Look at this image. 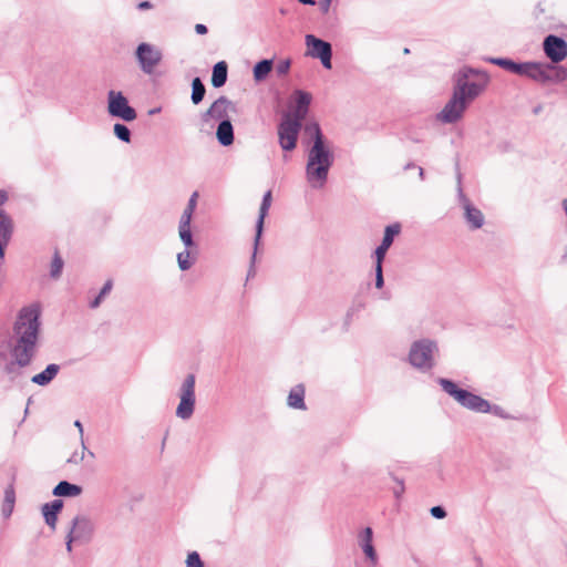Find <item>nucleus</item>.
<instances>
[{
	"label": "nucleus",
	"mask_w": 567,
	"mask_h": 567,
	"mask_svg": "<svg viewBox=\"0 0 567 567\" xmlns=\"http://www.w3.org/2000/svg\"><path fill=\"white\" fill-rule=\"evenodd\" d=\"M14 344L11 355L14 362L7 367L12 372L14 364L24 368L29 365L37 351L40 333V310L37 306L24 307L20 310L14 327Z\"/></svg>",
	"instance_id": "1"
},
{
	"label": "nucleus",
	"mask_w": 567,
	"mask_h": 567,
	"mask_svg": "<svg viewBox=\"0 0 567 567\" xmlns=\"http://www.w3.org/2000/svg\"><path fill=\"white\" fill-rule=\"evenodd\" d=\"M306 130L312 135V144L307 152L306 179L310 187L320 189L328 181L334 155L319 124L308 125Z\"/></svg>",
	"instance_id": "2"
},
{
	"label": "nucleus",
	"mask_w": 567,
	"mask_h": 567,
	"mask_svg": "<svg viewBox=\"0 0 567 567\" xmlns=\"http://www.w3.org/2000/svg\"><path fill=\"white\" fill-rule=\"evenodd\" d=\"M486 72L464 66L455 74L454 91L468 103L481 95L488 85Z\"/></svg>",
	"instance_id": "3"
},
{
	"label": "nucleus",
	"mask_w": 567,
	"mask_h": 567,
	"mask_svg": "<svg viewBox=\"0 0 567 567\" xmlns=\"http://www.w3.org/2000/svg\"><path fill=\"white\" fill-rule=\"evenodd\" d=\"M442 389L452 396L462 406L481 413H487L491 410V404L485 399L467 391L460 389L453 381L447 379H439Z\"/></svg>",
	"instance_id": "4"
},
{
	"label": "nucleus",
	"mask_w": 567,
	"mask_h": 567,
	"mask_svg": "<svg viewBox=\"0 0 567 567\" xmlns=\"http://www.w3.org/2000/svg\"><path fill=\"white\" fill-rule=\"evenodd\" d=\"M94 534V523L85 515H76L72 519L71 528L65 537L66 550L72 551V544H86Z\"/></svg>",
	"instance_id": "5"
},
{
	"label": "nucleus",
	"mask_w": 567,
	"mask_h": 567,
	"mask_svg": "<svg viewBox=\"0 0 567 567\" xmlns=\"http://www.w3.org/2000/svg\"><path fill=\"white\" fill-rule=\"evenodd\" d=\"M195 383V375L188 374L181 384L179 403L175 411L176 416L181 420H189L194 414L196 404Z\"/></svg>",
	"instance_id": "6"
},
{
	"label": "nucleus",
	"mask_w": 567,
	"mask_h": 567,
	"mask_svg": "<svg viewBox=\"0 0 567 567\" xmlns=\"http://www.w3.org/2000/svg\"><path fill=\"white\" fill-rule=\"evenodd\" d=\"M437 352V344L429 339L415 341L410 349V362L413 367L422 370H430L434 365V353Z\"/></svg>",
	"instance_id": "7"
},
{
	"label": "nucleus",
	"mask_w": 567,
	"mask_h": 567,
	"mask_svg": "<svg viewBox=\"0 0 567 567\" xmlns=\"http://www.w3.org/2000/svg\"><path fill=\"white\" fill-rule=\"evenodd\" d=\"M107 112L111 116L118 117L125 122H132L137 116L136 111L128 104L124 94L114 90L107 93Z\"/></svg>",
	"instance_id": "8"
},
{
	"label": "nucleus",
	"mask_w": 567,
	"mask_h": 567,
	"mask_svg": "<svg viewBox=\"0 0 567 567\" xmlns=\"http://www.w3.org/2000/svg\"><path fill=\"white\" fill-rule=\"evenodd\" d=\"M140 68L146 74L153 73L162 60V51L156 45L143 42L135 52Z\"/></svg>",
	"instance_id": "9"
},
{
	"label": "nucleus",
	"mask_w": 567,
	"mask_h": 567,
	"mask_svg": "<svg viewBox=\"0 0 567 567\" xmlns=\"http://www.w3.org/2000/svg\"><path fill=\"white\" fill-rule=\"evenodd\" d=\"M301 125L289 116H282L278 126V140L284 151L289 152L296 147Z\"/></svg>",
	"instance_id": "10"
},
{
	"label": "nucleus",
	"mask_w": 567,
	"mask_h": 567,
	"mask_svg": "<svg viewBox=\"0 0 567 567\" xmlns=\"http://www.w3.org/2000/svg\"><path fill=\"white\" fill-rule=\"evenodd\" d=\"M468 105L470 103L453 90L451 99L439 113L437 118L446 124L456 123L463 117Z\"/></svg>",
	"instance_id": "11"
},
{
	"label": "nucleus",
	"mask_w": 567,
	"mask_h": 567,
	"mask_svg": "<svg viewBox=\"0 0 567 567\" xmlns=\"http://www.w3.org/2000/svg\"><path fill=\"white\" fill-rule=\"evenodd\" d=\"M198 193L194 192L184 209L178 225V235L185 247L194 246L193 235L190 231V221L197 205Z\"/></svg>",
	"instance_id": "12"
},
{
	"label": "nucleus",
	"mask_w": 567,
	"mask_h": 567,
	"mask_svg": "<svg viewBox=\"0 0 567 567\" xmlns=\"http://www.w3.org/2000/svg\"><path fill=\"white\" fill-rule=\"evenodd\" d=\"M307 39V54L311 58L319 59L326 69H331V44L320 38Z\"/></svg>",
	"instance_id": "13"
},
{
	"label": "nucleus",
	"mask_w": 567,
	"mask_h": 567,
	"mask_svg": "<svg viewBox=\"0 0 567 567\" xmlns=\"http://www.w3.org/2000/svg\"><path fill=\"white\" fill-rule=\"evenodd\" d=\"M543 49L553 65L567 58V43L564 38H545Z\"/></svg>",
	"instance_id": "14"
},
{
	"label": "nucleus",
	"mask_w": 567,
	"mask_h": 567,
	"mask_svg": "<svg viewBox=\"0 0 567 567\" xmlns=\"http://www.w3.org/2000/svg\"><path fill=\"white\" fill-rule=\"evenodd\" d=\"M293 99L295 106L291 111L285 113L284 116H289L290 118H293L295 122L302 124V121L308 114L312 96L306 91L297 90L293 94Z\"/></svg>",
	"instance_id": "15"
},
{
	"label": "nucleus",
	"mask_w": 567,
	"mask_h": 567,
	"mask_svg": "<svg viewBox=\"0 0 567 567\" xmlns=\"http://www.w3.org/2000/svg\"><path fill=\"white\" fill-rule=\"evenodd\" d=\"M271 200H272V197H271V192L268 190L265 193L264 197H262V202H261V205H260V208H259V216H258V219H257V223H256V236H255V241H254V252H252V256H251V267H250V270H249V275L254 271V262L256 260V254H257V249H258V245L260 243V238H261V235H262V231H264V223H265V218L268 214V210L271 206Z\"/></svg>",
	"instance_id": "16"
},
{
	"label": "nucleus",
	"mask_w": 567,
	"mask_h": 567,
	"mask_svg": "<svg viewBox=\"0 0 567 567\" xmlns=\"http://www.w3.org/2000/svg\"><path fill=\"white\" fill-rule=\"evenodd\" d=\"M358 545L363 551L371 567H377L379 556L373 544V530L371 527L363 528L357 536Z\"/></svg>",
	"instance_id": "17"
},
{
	"label": "nucleus",
	"mask_w": 567,
	"mask_h": 567,
	"mask_svg": "<svg viewBox=\"0 0 567 567\" xmlns=\"http://www.w3.org/2000/svg\"><path fill=\"white\" fill-rule=\"evenodd\" d=\"M458 197H460V202L463 206V209L465 212L466 221L470 224L471 228H473V229L481 228L484 224V216H483L482 212L471 204V202L463 194V190L461 187H458Z\"/></svg>",
	"instance_id": "18"
},
{
	"label": "nucleus",
	"mask_w": 567,
	"mask_h": 567,
	"mask_svg": "<svg viewBox=\"0 0 567 567\" xmlns=\"http://www.w3.org/2000/svg\"><path fill=\"white\" fill-rule=\"evenodd\" d=\"M553 69L554 65L550 63L527 62L526 78L543 84L549 83Z\"/></svg>",
	"instance_id": "19"
},
{
	"label": "nucleus",
	"mask_w": 567,
	"mask_h": 567,
	"mask_svg": "<svg viewBox=\"0 0 567 567\" xmlns=\"http://www.w3.org/2000/svg\"><path fill=\"white\" fill-rule=\"evenodd\" d=\"M229 111H235V105L225 96L218 97L206 111L205 116L215 120H229Z\"/></svg>",
	"instance_id": "20"
},
{
	"label": "nucleus",
	"mask_w": 567,
	"mask_h": 567,
	"mask_svg": "<svg viewBox=\"0 0 567 567\" xmlns=\"http://www.w3.org/2000/svg\"><path fill=\"white\" fill-rule=\"evenodd\" d=\"M12 233V219L4 210L0 209V260L4 257V247L10 241Z\"/></svg>",
	"instance_id": "21"
},
{
	"label": "nucleus",
	"mask_w": 567,
	"mask_h": 567,
	"mask_svg": "<svg viewBox=\"0 0 567 567\" xmlns=\"http://www.w3.org/2000/svg\"><path fill=\"white\" fill-rule=\"evenodd\" d=\"M399 233H400V226L398 224L390 225L385 228L382 243L379 247H377V249L374 251L375 261H378V262L383 261L388 249L390 248V246L393 243L394 236L398 235Z\"/></svg>",
	"instance_id": "22"
},
{
	"label": "nucleus",
	"mask_w": 567,
	"mask_h": 567,
	"mask_svg": "<svg viewBox=\"0 0 567 567\" xmlns=\"http://www.w3.org/2000/svg\"><path fill=\"white\" fill-rule=\"evenodd\" d=\"M63 507V502L61 499H54L53 502L45 503L42 506V514L45 523L51 527V529L56 528L58 514Z\"/></svg>",
	"instance_id": "23"
},
{
	"label": "nucleus",
	"mask_w": 567,
	"mask_h": 567,
	"mask_svg": "<svg viewBox=\"0 0 567 567\" xmlns=\"http://www.w3.org/2000/svg\"><path fill=\"white\" fill-rule=\"evenodd\" d=\"M487 61L495 65H498L514 74H517L520 76H526L527 62L517 63L509 59H502V58H489Z\"/></svg>",
	"instance_id": "24"
},
{
	"label": "nucleus",
	"mask_w": 567,
	"mask_h": 567,
	"mask_svg": "<svg viewBox=\"0 0 567 567\" xmlns=\"http://www.w3.org/2000/svg\"><path fill=\"white\" fill-rule=\"evenodd\" d=\"M60 365L55 363L49 364L42 372L32 377L31 381L38 385H48L59 373Z\"/></svg>",
	"instance_id": "25"
},
{
	"label": "nucleus",
	"mask_w": 567,
	"mask_h": 567,
	"mask_svg": "<svg viewBox=\"0 0 567 567\" xmlns=\"http://www.w3.org/2000/svg\"><path fill=\"white\" fill-rule=\"evenodd\" d=\"M218 142L223 146H228L234 142V130L229 120H224L219 123L216 132Z\"/></svg>",
	"instance_id": "26"
},
{
	"label": "nucleus",
	"mask_w": 567,
	"mask_h": 567,
	"mask_svg": "<svg viewBox=\"0 0 567 567\" xmlns=\"http://www.w3.org/2000/svg\"><path fill=\"white\" fill-rule=\"evenodd\" d=\"M288 405L292 409L305 410V388L301 384L292 388L288 395Z\"/></svg>",
	"instance_id": "27"
},
{
	"label": "nucleus",
	"mask_w": 567,
	"mask_h": 567,
	"mask_svg": "<svg viewBox=\"0 0 567 567\" xmlns=\"http://www.w3.org/2000/svg\"><path fill=\"white\" fill-rule=\"evenodd\" d=\"M227 81V63L220 61L213 68L212 85L214 87L223 86Z\"/></svg>",
	"instance_id": "28"
},
{
	"label": "nucleus",
	"mask_w": 567,
	"mask_h": 567,
	"mask_svg": "<svg viewBox=\"0 0 567 567\" xmlns=\"http://www.w3.org/2000/svg\"><path fill=\"white\" fill-rule=\"evenodd\" d=\"M82 492L81 486L71 484L66 481L60 482L53 489V494L56 496H79Z\"/></svg>",
	"instance_id": "29"
},
{
	"label": "nucleus",
	"mask_w": 567,
	"mask_h": 567,
	"mask_svg": "<svg viewBox=\"0 0 567 567\" xmlns=\"http://www.w3.org/2000/svg\"><path fill=\"white\" fill-rule=\"evenodd\" d=\"M14 503H16V492H14L13 484L11 483L4 489V499H3V505H2V509H1L4 518H9L11 516V514L13 512Z\"/></svg>",
	"instance_id": "30"
},
{
	"label": "nucleus",
	"mask_w": 567,
	"mask_h": 567,
	"mask_svg": "<svg viewBox=\"0 0 567 567\" xmlns=\"http://www.w3.org/2000/svg\"><path fill=\"white\" fill-rule=\"evenodd\" d=\"M272 69L271 60H262L258 62L254 68V78L256 81H262L267 78Z\"/></svg>",
	"instance_id": "31"
},
{
	"label": "nucleus",
	"mask_w": 567,
	"mask_h": 567,
	"mask_svg": "<svg viewBox=\"0 0 567 567\" xmlns=\"http://www.w3.org/2000/svg\"><path fill=\"white\" fill-rule=\"evenodd\" d=\"M206 89L202 83L200 79L195 78L192 82V102L196 105L199 104L203 101Z\"/></svg>",
	"instance_id": "32"
},
{
	"label": "nucleus",
	"mask_w": 567,
	"mask_h": 567,
	"mask_svg": "<svg viewBox=\"0 0 567 567\" xmlns=\"http://www.w3.org/2000/svg\"><path fill=\"white\" fill-rule=\"evenodd\" d=\"M189 248L186 247L184 251L177 254V264L183 271L188 270L195 262V257H192Z\"/></svg>",
	"instance_id": "33"
},
{
	"label": "nucleus",
	"mask_w": 567,
	"mask_h": 567,
	"mask_svg": "<svg viewBox=\"0 0 567 567\" xmlns=\"http://www.w3.org/2000/svg\"><path fill=\"white\" fill-rule=\"evenodd\" d=\"M114 134L116 137L125 143H128L131 141V132L130 130L120 123H116L114 125Z\"/></svg>",
	"instance_id": "34"
},
{
	"label": "nucleus",
	"mask_w": 567,
	"mask_h": 567,
	"mask_svg": "<svg viewBox=\"0 0 567 567\" xmlns=\"http://www.w3.org/2000/svg\"><path fill=\"white\" fill-rule=\"evenodd\" d=\"M567 80V70L561 66H555L550 72V82H563Z\"/></svg>",
	"instance_id": "35"
},
{
	"label": "nucleus",
	"mask_w": 567,
	"mask_h": 567,
	"mask_svg": "<svg viewBox=\"0 0 567 567\" xmlns=\"http://www.w3.org/2000/svg\"><path fill=\"white\" fill-rule=\"evenodd\" d=\"M63 268V260L55 255L51 264V276L58 278L61 275Z\"/></svg>",
	"instance_id": "36"
},
{
	"label": "nucleus",
	"mask_w": 567,
	"mask_h": 567,
	"mask_svg": "<svg viewBox=\"0 0 567 567\" xmlns=\"http://www.w3.org/2000/svg\"><path fill=\"white\" fill-rule=\"evenodd\" d=\"M186 567H204V563L202 561L197 551H192L188 554L186 559Z\"/></svg>",
	"instance_id": "37"
},
{
	"label": "nucleus",
	"mask_w": 567,
	"mask_h": 567,
	"mask_svg": "<svg viewBox=\"0 0 567 567\" xmlns=\"http://www.w3.org/2000/svg\"><path fill=\"white\" fill-rule=\"evenodd\" d=\"M81 445H82V451L80 453L79 452L73 453V455L68 458V463L79 464L84 460L85 450H86L84 440L81 441Z\"/></svg>",
	"instance_id": "38"
},
{
	"label": "nucleus",
	"mask_w": 567,
	"mask_h": 567,
	"mask_svg": "<svg viewBox=\"0 0 567 567\" xmlns=\"http://www.w3.org/2000/svg\"><path fill=\"white\" fill-rule=\"evenodd\" d=\"M383 284L382 262L375 261V287L380 289Z\"/></svg>",
	"instance_id": "39"
},
{
	"label": "nucleus",
	"mask_w": 567,
	"mask_h": 567,
	"mask_svg": "<svg viewBox=\"0 0 567 567\" xmlns=\"http://www.w3.org/2000/svg\"><path fill=\"white\" fill-rule=\"evenodd\" d=\"M431 515L437 519H442L446 516V512L443 507L441 506H434L431 508Z\"/></svg>",
	"instance_id": "40"
},
{
	"label": "nucleus",
	"mask_w": 567,
	"mask_h": 567,
	"mask_svg": "<svg viewBox=\"0 0 567 567\" xmlns=\"http://www.w3.org/2000/svg\"><path fill=\"white\" fill-rule=\"evenodd\" d=\"M396 486L393 487V494L396 498H400L404 493V484L403 481L395 478Z\"/></svg>",
	"instance_id": "41"
},
{
	"label": "nucleus",
	"mask_w": 567,
	"mask_h": 567,
	"mask_svg": "<svg viewBox=\"0 0 567 567\" xmlns=\"http://www.w3.org/2000/svg\"><path fill=\"white\" fill-rule=\"evenodd\" d=\"M290 68V62L289 61H281L277 68H276V71L279 75H284L288 72Z\"/></svg>",
	"instance_id": "42"
},
{
	"label": "nucleus",
	"mask_w": 567,
	"mask_h": 567,
	"mask_svg": "<svg viewBox=\"0 0 567 567\" xmlns=\"http://www.w3.org/2000/svg\"><path fill=\"white\" fill-rule=\"evenodd\" d=\"M112 287H113L112 280H107L104 284L103 288L101 289L100 295L104 298L111 291Z\"/></svg>",
	"instance_id": "43"
},
{
	"label": "nucleus",
	"mask_w": 567,
	"mask_h": 567,
	"mask_svg": "<svg viewBox=\"0 0 567 567\" xmlns=\"http://www.w3.org/2000/svg\"><path fill=\"white\" fill-rule=\"evenodd\" d=\"M332 0H319V6L323 12H328Z\"/></svg>",
	"instance_id": "44"
},
{
	"label": "nucleus",
	"mask_w": 567,
	"mask_h": 567,
	"mask_svg": "<svg viewBox=\"0 0 567 567\" xmlns=\"http://www.w3.org/2000/svg\"><path fill=\"white\" fill-rule=\"evenodd\" d=\"M195 31L198 33V34H205L207 32V28L205 24H202V23H197L195 25Z\"/></svg>",
	"instance_id": "45"
},
{
	"label": "nucleus",
	"mask_w": 567,
	"mask_h": 567,
	"mask_svg": "<svg viewBox=\"0 0 567 567\" xmlns=\"http://www.w3.org/2000/svg\"><path fill=\"white\" fill-rule=\"evenodd\" d=\"M103 297L99 293V296L91 302V307L92 308H96L99 307V305L101 303Z\"/></svg>",
	"instance_id": "46"
},
{
	"label": "nucleus",
	"mask_w": 567,
	"mask_h": 567,
	"mask_svg": "<svg viewBox=\"0 0 567 567\" xmlns=\"http://www.w3.org/2000/svg\"><path fill=\"white\" fill-rule=\"evenodd\" d=\"M74 425H75V427H76V429H79V432H80V439H81V441H82V440H83V425H82V423H81L80 421H78V420L74 422Z\"/></svg>",
	"instance_id": "47"
},
{
	"label": "nucleus",
	"mask_w": 567,
	"mask_h": 567,
	"mask_svg": "<svg viewBox=\"0 0 567 567\" xmlns=\"http://www.w3.org/2000/svg\"><path fill=\"white\" fill-rule=\"evenodd\" d=\"M151 8H152V4L148 1H143V2L138 3V9H141V10L151 9Z\"/></svg>",
	"instance_id": "48"
},
{
	"label": "nucleus",
	"mask_w": 567,
	"mask_h": 567,
	"mask_svg": "<svg viewBox=\"0 0 567 567\" xmlns=\"http://www.w3.org/2000/svg\"><path fill=\"white\" fill-rule=\"evenodd\" d=\"M8 199V195L4 190H0V205H2L3 203H6Z\"/></svg>",
	"instance_id": "49"
},
{
	"label": "nucleus",
	"mask_w": 567,
	"mask_h": 567,
	"mask_svg": "<svg viewBox=\"0 0 567 567\" xmlns=\"http://www.w3.org/2000/svg\"><path fill=\"white\" fill-rule=\"evenodd\" d=\"M300 3L302 4H310V6H313L315 4V0H298Z\"/></svg>",
	"instance_id": "50"
},
{
	"label": "nucleus",
	"mask_w": 567,
	"mask_h": 567,
	"mask_svg": "<svg viewBox=\"0 0 567 567\" xmlns=\"http://www.w3.org/2000/svg\"><path fill=\"white\" fill-rule=\"evenodd\" d=\"M419 173H420V176L423 177V168L422 167L419 168Z\"/></svg>",
	"instance_id": "51"
},
{
	"label": "nucleus",
	"mask_w": 567,
	"mask_h": 567,
	"mask_svg": "<svg viewBox=\"0 0 567 567\" xmlns=\"http://www.w3.org/2000/svg\"><path fill=\"white\" fill-rule=\"evenodd\" d=\"M89 455H90L91 457H94V453H93V452H89Z\"/></svg>",
	"instance_id": "52"
}]
</instances>
